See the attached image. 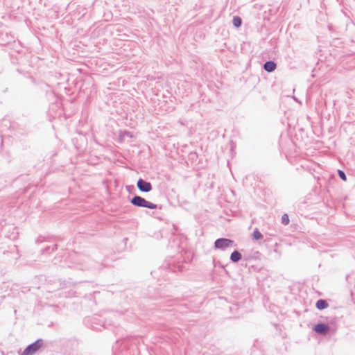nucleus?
Here are the masks:
<instances>
[{"mask_svg": "<svg viewBox=\"0 0 355 355\" xmlns=\"http://www.w3.org/2000/svg\"><path fill=\"white\" fill-rule=\"evenodd\" d=\"M130 202L135 207H137L148 208L150 209H155L158 207V205L148 201L145 198L137 195H135L131 199H130Z\"/></svg>", "mask_w": 355, "mask_h": 355, "instance_id": "f257e3e1", "label": "nucleus"}, {"mask_svg": "<svg viewBox=\"0 0 355 355\" xmlns=\"http://www.w3.org/2000/svg\"><path fill=\"white\" fill-rule=\"evenodd\" d=\"M44 345V340L39 338L33 343L28 345L19 355H33L36 354Z\"/></svg>", "mask_w": 355, "mask_h": 355, "instance_id": "f03ea898", "label": "nucleus"}, {"mask_svg": "<svg viewBox=\"0 0 355 355\" xmlns=\"http://www.w3.org/2000/svg\"><path fill=\"white\" fill-rule=\"evenodd\" d=\"M233 245H235L233 240L227 238H219L214 241V248L215 250H225Z\"/></svg>", "mask_w": 355, "mask_h": 355, "instance_id": "7ed1b4c3", "label": "nucleus"}, {"mask_svg": "<svg viewBox=\"0 0 355 355\" xmlns=\"http://www.w3.org/2000/svg\"><path fill=\"white\" fill-rule=\"evenodd\" d=\"M331 330V327L324 322H318L313 327V331H314L318 335L322 336L328 334Z\"/></svg>", "mask_w": 355, "mask_h": 355, "instance_id": "20e7f679", "label": "nucleus"}, {"mask_svg": "<svg viewBox=\"0 0 355 355\" xmlns=\"http://www.w3.org/2000/svg\"><path fill=\"white\" fill-rule=\"evenodd\" d=\"M137 187L140 191L144 193L150 192L153 189L151 183L141 178L137 182Z\"/></svg>", "mask_w": 355, "mask_h": 355, "instance_id": "39448f33", "label": "nucleus"}, {"mask_svg": "<svg viewBox=\"0 0 355 355\" xmlns=\"http://www.w3.org/2000/svg\"><path fill=\"white\" fill-rule=\"evenodd\" d=\"M263 69L268 72H273L277 68V64L272 60L266 61L263 65Z\"/></svg>", "mask_w": 355, "mask_h": 355, "instance_id": "423d86ee", "label": "nucleus"}, {"mask_svg": "<svg viewBox=\"0 0 355 355\" xmlns=\"http://www.w3.org/2000/svg\"><path fill=\"white\" fill-rule=\"evenodd\" d=\"M243 258L241 253L238 250H234L230 254V259L233 263H237Z\"/></svg>", "mask_w": 355, "mask_h": 355, "instance_id": "0eeeda50", "label": "nucleus"}, {"mask_svg": "<svg viewBox=\"0 0 355 355\" xmlns=\"http://www.w3.org/2000/svg\"><path fill=\"white\" fill-rule=\"evenodd\" d=\"M329 306V304L326 300L320 299L315 303V307L318 310H323Z\"/></svg>", "mask_w": 355, "mask_h": 355, "instance_id": "6e6552de", "label": "nucleus"}, {"mask_svg": "<svg viewBox=\"0 0 355 355\" xmlns=\"http://www.w3.org/2000/svg\"><path fill=\"white\" fill-rule=\"evenodd\" d=\"M232 24L236 28H239L242 25V19L239 16H234Z\"/></svg>", "mask_w": 355, "mask_h": 355, "instance_id": "1a4fd4ad", "label": "nucleus"}, {"mask_svg": "<svg viewBox=\"0 0 355 355\" xmlns=\"http://www.w3.org/2000/svg\"><path fill=\"white\" fill-rule=\"evenodd\" d=\"M252 238L253 239L258 241L263 238L262 234L260 232V231L258 230V228H255L254 230V232L252 233Z\"/></svg>", "mask_w": 355, "mask_h": 355, "instance_id": "9d476101", "label": "nucleus"}, {"mask_svg": "<svg viewBox=\"0 0 355 355\" xmlns=\"http://www.w3.org/2000/svg\"><path fill=\"white\" fill-rule=\"evenodd\" d=\"M57 249V244H53L51 246H46L44 248L43 252L46 254H50Z\"/></svg>", "mask_w": 355, "mask_h": 355, "instance_id": "9b49d317", "label": "nucleus"}, {"mask_svg": "<svg viewBox=\"0 0 355 355\" xmlns=\"http://www.w3.org/2000/svg\"><path fill=\"white\" fill-rule=\"evenodd\" d=\"M282 223L286 225L289 223V217L287 214H284L282 216Z\"/></svg>", "mask_w": 355, "mask_h": 355, "instance_id": "f8f14e48", "label": "nucleus"}, {"mask_svg": "<svg viewBox=\"0 0 355 355\" xmlns=\"http://www.w3.org/2000/svg\"><path fill=\"white\" fill-rule=\"evenodd\" d=\"M338 175L341 180H343L345 182L347 181V176L345 175V173L343 171L338 169Z\"/></svg>", "mask_w": 355, "mask_h": 355, "instance_id": "ddd939ff", "label": "nucleus"}, {"mask_svg": "<svg viewBox=\"0 0 355 355\" xmlns=\"http://www.w3.org/2000/svg\"><path fill=\"white\" fill-rule=\"evenodd\" d=\"M121 136L123 137V138H124L125 137L132 138L133 137V135L131 132L124 131Z\"/></svg>", "mask_w": 355, "mask_h": 355, "instance_id": "4468645a", "label": "nucleus"}, {"mask_svg": "<svg viewBox=\"0 0 355 355\" xmlns=\"http://www.w3.org/2000/svg\"><path fill=\"white\" fill-rule=\"evenodd\" d=\"M189 157H190L191 159H194V158L198 157V155H197V153H193V152H192V153H191L189 154Z\"/></svg>", "mask_w": 355, "mask_h": 355, "instance_id": "2eb2a0df", "label": "nucleus"}, {"mask_svg": "<svg viewBox=\"0 0 355 355\" xmlns=\"http://www.w3.org/2000/svg\"><path fill=\"white\" fill-rule=\"evenodd\" d=\"M251 259H252V256H250V255H248V256H244V257H243V259H244L245 261H249V260H250Z\"/></svg>", "mask_w": 355, "mask_h": 355, "instance_id": "dca6fc26", "label": "nucleus"}]
</instances>
